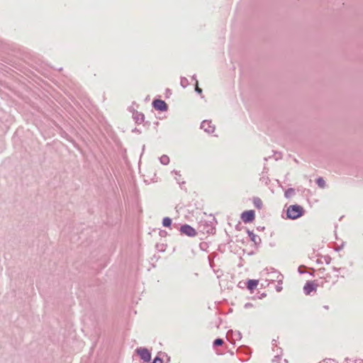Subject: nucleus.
I'll return each mask as SVG.
<instances>
[{"label": "nucleus", "instance_id": "22", "mask_svg": "<svg viewBox=\"0 0 363 363\" xmlns=\"http://www.w3.org/2000/svg\"><path fill=\"white\" fill-rule=\"evenodd\" d=\"M174 174H176L175 179L177 181V182H178L179 184H180V182H179V177H180L181 175H180L177 172H176V171H174Z\"/></svg>", "mask_w": 363, "mask_h": 363}, {"label": "nucleus", "instance_id": "15", "mask_svg": "<svg viewBox=\"0 0 363 363\" xmlns=\"http://www.w3.org/2000/svg\"><path fill=\"white\" fill-rule=\"evenodd\" d=\"M172 224V219L169 218V217H165L163 218V220H162V225L164 226V227H169Z\"/></svg>", "mask_w": 363, "mask_h": 363}, {"label": "nucleus", "instance_id": "20", "mask_svg": "<svg viewBox=\"0 0 363 363\" xmlns=\"http://www.w3.org/2000/svg\"><path fill=\"white\" fill-rule=\"evenodd\" d=\"M195 91L199 93V94H201L202 92V89L201 88L199 87L198 86V81H196V87H195Z\"/></svg>", "mask_w": 363, "mask_h": 363}, {"label": "nucleus", "instance_id": "16", "mask_svg": "<svg viewBox=\"0 0 363 363\" xmlns=\"http://www.w3.org/2000/svg\"><path fill=\"white\" fill-rule=\"evenodd\" d=\"M316 184H318V186H320L321 188H324L325 185V182L324 179L322 177H319L316 180Z\"/></svg>", "mask_w": 363, "mask_h": 363}, {"label": "nucleus", "instance_id": "6", "mask_svg": "<svg viewBox=\"0 0 363 363\" xmlns=\"http://www.w3.org/2000/svg\"><path fill=\"white\" fill-rule=\"evenodd\" d=\"M201 128L208 133H212L215 130V126L211 124V121L207 120L201 123Z\"/></svg>", "mask_w": 363, "mask_h": 363}, {"label": "nucleus", "instance_id": "26", "mask_svg": "<svg viewBox=\"0 0 363 363\" xmlns=\"http://www.w3.org/2000/svg\"><path fill=\"white\" fill-rule=\"evenodd\" d=\"M298 272H299L300 274L303 273V272H302V269H300V268L298 269Z\"/></svg>", "mask_w": 363, "mask_h": 363}, {"label": "nucleus", "instance_id": "19", "mask_svg": "<svg viewBox=\"0 0 363 363\" xmlns=\"http://www.w3.org/2000/svg\"><path fill=\"white\" fill-rule=\"evenodd\" d=\"M152 363H163L161 358L156 357Z\"/></svg>", "mask_w": 363, "mask_h": 363}, {"label": "nucleus", "instance_id": "12", "mask_svg": "<svg viewBox=\"0 0 363 363\" xmlns=\"http://www.w3.org/2000/svg\"><path fill=\"white\" fill-rule=\"evenodd\" d=\"M134 119L135 120L136 123H141L144 121V115L143 113H137L134 116Z\"/></svg>", "mask_w": 363, "mask_h": 363}, {"label": "nucleus", "instance_id": "25", "mask_svg": "<svg viewBox=\"0 0 363 363\" xmlns=\"http://www.w3.org/2000/svg\"><path fill=\"white\" fill-rule=\"evenodd\" d=\"M298 272H299L300 274L303 273V272H302V269H300V268L298 269Z\"/></svg>", "mask_w": 363, "mask_h": 363}, {"label": "nucleus", "instance_id": "21", "mask_svg": "<svg viewBox=\"0 0 363 363\" xmlns=\"http://www.w3.org/2000/svg\"><path fill=\"white\" fill-rule=\"evenodd\" d=\"M174 174H176L175 179L177 181V182H178L179 184H180V182H179V177H180L181 175H180L177 172H176V171H174Z\"/></svg>", "mask_w": 363, "mask_h": 363}, {"label": "nucleus", "instance_id": "9", "mask_svg": "<svg viewBox=\"0 0 363 363\" xmlns=\"http://www.w3.org/2000/svg\"><path fill=\"white\" fill-rule=\"evenodd\" d=\"M257 284H258V281L255 280V279H250L247 281V289H249L250 290H252L257 287Z\"/></svg>", "mask_w": 363, "mask_h": 363}, {"label": "nucleus", "instance_id": "5", "mask_svg": "<svg viewBox=\"0 0 363 363\" xmlns=\"http://www.w3.org/2000/svg\"><path fill=\"white\" fill-rule=\"evenodd\" d=\"M180 231L182 233L191 237L195 236L196 235L195 229L187 224L182 225L180 228Z\"/></svg>", "mask_w": 363, "mask_h": 363}, {"label": "nucleus", "instance_id": "13", "mask_svg": "<svg viewBox=\"0 0 363 363\" xmlns=\"http://www.w3.org/2000/svg\"><path fill=\"white\" fill-rule=\"evenodd\" d=\"M295 194V190L293 189V188H289L288 189L285 193H284V196L286 198H290L292 196H294Z\"/></svg>", "mask_w": 363, "mask_h": 363}, {"label": "nucleus", "instance_id": "10", "mask_svg": "<svg viewBox=\"0 0 363 363\" xmlns=\"http://www.w3.org/2000/svg\"><path fill=\"white\" fill-rule=\"evenodd\" d=\"M253 204L254 206L257 208L258 209H260L262 207V200L258 197H255L253 199Z\"/></svg>", "mask_w": 363, "mask_h": 363}, {"label": "nucleus", "instance_id": "17", "mask_svg": "<svg viewBox=\"0 0 363 363\" xmlns=\"http://www.w3.org/2000/svg\"><path fill=\"white\" fill-rule=\"evenodd\" d=\"M180 84L183 87H186L189 84L188 79L186 77H182Z\"/></svg>", "mask_w": 363, "mask_h": 363}, {"label": "nucleus", "instance_id": "18", "mask_svg": "<svg viewBox=\"0 0 363 363\" xmlns=\"http://www.w3.org/2000/svg\"><path fill=\"white\" fill-rule=\"evenodd\" d=\"M223 344V340L220 338H217L214 340L213 342V345L214 346H220Z\"/></svg>", "mask_w": 363, "mask_h": 363}, {"label": "nucleus", "instance_id": "11", "mask_svg": "<svg viewBox=\"0 0 363 363\" xmlns=\"http://www.w3.org/2000/svg\"><path fill=\"white\" fill-rule=\"evenodd\" d=\"M230 333H231L232 335H233L234 336V340H240L241 339V333L239 331H236L235 333H233V331H228V333H227V337H228Z\"/></svg>", "mask_w": 363, "mask_h": 363}, {"label": "nucleus", "instance_id": "14", "mask_svg": "<svg viewBox=\"0 0 363 363\" xmlns=\"http://www.w3.org/2000/svg\"><path fill=\"white\" fill-rule=\"evenodd\" d=\"M160 161L162 164H168L169 162V158L167 155H164L160 157Z\"/></svg>", "mask_w": 363, "mask_h": 363}, {"label": "nucleus", "instance_id": "3", "mask_svg": "<svg viewBox=\"0 0 363 363\" xmlns=\"http://www.w3.org/2000/svg\"><path fill=\"white\" fill-rule=\"evenodd\" d=\"M137 353L140 355V358L145 362H150L151 359V354L146 348H138Z\"/></svg>", "mask_w": 363, "mask_h": 363}, {"label": "nucleus", "instance_id": "27", "mask_svg": "<svg viewBox=\"0 0 363 363\" xmlns=\"http://www.w3.org/2000/svg\"><path fill=\"white\" fill-rule=\"evenodd\" d=\"M192 78H193V79L196 80V82L197 81L195 76H193Z\"/></svg>", "mask_w": 363, "mask_h": 363}, {"label": "nucleus", "instance_id": "1", "mask_svg": "<svg viewBox=\"0 0 363 363\" xmlns=\"http://www.w3.org/2000/svg\"><path fill=\"white\" fill-rule=\"evenodd\" d=\"M303 208L298 204L291 205L288 207L286 211L287 218L295 220L303 215Z\"/></svg>", "mask_w": 363, "mask_h": 363}, {"label": "nucleus", "instance_id": "24", "mask_svg": "<svg viewBox=\"0 0 363 363\" xmlns=\"http://www.w3.org/2000/svg\"><path fill=\"white\" fill-rule=\"evenodd\" d=\"M333 270H334L335 272H339L340 269H339V268L334 267V268H333Z\"/></svg>", "mask_w": 363, "mask_h": 363}, {"label": "nucleus", "instance_id": "2", "mask_svg": "<svg viewBox=\"0 0 363 363\" xmlns=\"http://www.w3.org/2000/svg\"><path fill=\"white\" fill-rule=\"evenodd\" d=\"M255 211L252 210L244 211L241 214V219L245 223L252 222L255 220Z\"/></svg>", "mask_w": 363, "mask_h": 363}, {"label": "nucleus", "instance_id": "23", "mask_svg": "<svg viewBox=\"0 0 363 363\" xmlns=\"http://www.w3.org/2000/svg\"><path fill=\"white\" fill-rule=\"evenodd\" d=\"M281 289H282L281 286H277V291H280L281 290Z\"/></svg>", "mask_w": 363, "mask_h": 363}, {"label": "nucleus", "instance_id": "7", "mask_svg": "<svg viewBox=\"0 0 363 363\" xmlns=\"http://www.w3.org/2000/svg\"><path fill=\"white\" fill-rule=\"evenodd\" d=\"M316 284L312 281H307L303 287V291L306 295H309L312 291L316 290Z\"/></svg>", "mask_w": 363, "mask_h": 363}, {"label": "nucleus", "instance_id": "8", "mask_svg": "<svg viewBox=\"0 0 363 363\" xmlns=\"http://www.w3.org/2000/svg\"><path fill=\"white\" fill-rule=\"evenodd\" d=\"M247 234L250 238V240L255 244V245H258L261 242V238L253 233V232L250 231V230H247Z\"/></svg>", "mask_w": 363, "mask_h": 363}, {"label": "nucleus", "instance_id": "4", "mask_svg": "<svg viewBox=\"0 0 363 363\" xmlns=\"http://www.w3.org/2000/svg\"><path fill=\"white\" fill-rule=\"evenodd\" d=\"M152 106L156 110L161 111H166L168 108L167 104L161 99H155Z\"/></svg>", "mask_w": 363, "mask_h": 363}]
</instances>
